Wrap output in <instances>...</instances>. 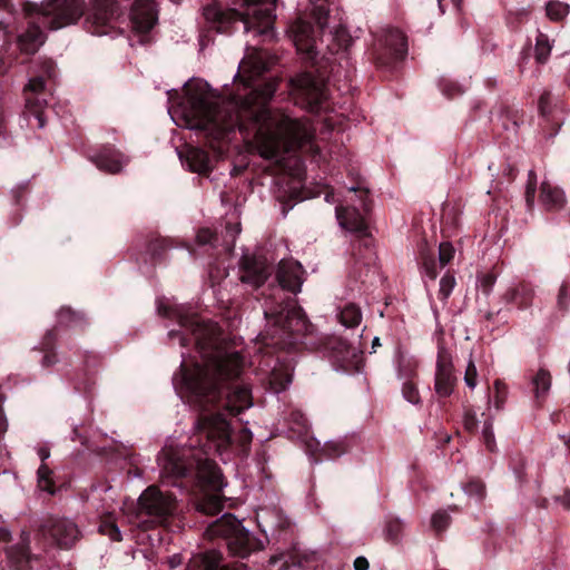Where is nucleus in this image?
<instances>
[{
    "mask_svg": "<svg viewBox=\"0 0 570 570\" xmlns=\"http://www.w3.org/2000/svg\"><path fill=\"white\" fill-rule=\"evenodd\" d=\"M227 548L233 556L246 558L252 552L264 549V542L243 527L230 537Z\"/></svg>",
    "mask_w": 570,
    "mask_h": 570,
    "instance_id": "nucleus-13",
    "label": "nucleus"
},
{
    "mask_svg": "<svg viewBox=\"0 0 570 570\" xmlns=\"http://www.w3.org/2000/svg\"><path fill=\"white\" fill-rule=\"evenodd\" d=\"M180 562H181V560H180V558H179L178 556H174V557H171V558L169 559V566H170L171 568H176V567H178V566L180 564Z\"/></svg>",
    "mask_w": 570,
    "mask_h": 570,
    "instance_id": "nucleus-61",
    "label": "nucleus"
},
{
    "mask_svg": "<svg viewBox=\"0 0 570 570\" xmlns=\"http://www.w3.org/2000/svg\"><path fill=\"white\" fill-rule=\"evenodd\" d=\"M56 362L55 356L46 355L42 360L43 365L49 366Z\"/></svg>",
    "mask_w": 570,
    "mask_h": 570,
    "instance_id": "nucleus-62",
    "label": "nucleus"
},
{
    "mask_svg": "<svg viewBox=\"0 0 570 570\" xmlns=\"http://www.w3.org/2000/svg\"><path fill=\"white\" fill-rule=\"evenodd\" d=\"M52 470L45 463H42L37 471V487L40 491L49 494L55 493V481Z\"/></svg>",
    "mask_w": 570,
    "mask_h": 570,
    "instance_id": "nucleus-30",
    "label": "nucleus"
},
{
    "mask_svg": "<svg viewBox=\"0 0 570 570\" xmlns=\"http://www.w3.org/2000/svg\"><path fill=\"white\" fill-rule=\"evenodd\" d=\"M223 509V500L219 494L205 495L198 503L197 510L205 514H216Z\"/></svg>",
    "mask_w": 570,
    "mask_h": 570,
    "instance_id": "nucleus-31",
    "label": "nucleus"
},
{
    "mask_svg": "<svg viewBox=\"0 0 570 570\" xmlns=\"http://www.w3.org/2000/svg\"><path fill=\"white\" fill-rule=\"evenodd\" d=\"M570 298V284L567 285H562L561 289H560V293H559V297H558V303L559 305L562 307V308H567L568 307V299Z\"/></svg>",
    "mask_w": 570,
    "mask_h": 570,
    "instance_id": "nucleus-50",
    "label": "nucleus"
},
{
    "mask_svg": "<svg viewBox=\"0 0 570 570\" xmlns=\"http://www.w3.org/2000/svg\"><path fill=\"white\" fill-rule=\"evenodd\" d=\"M450 522V517L445 512H436L432 515L431 523L436 531L444 530Z\"/></svg>",
    "mask_w": 570,
    "mask_h": 570,
    "instance_id": "nucleus-44",
    "label": "nucleus"
},
{
    "mask_svg": "<svg viewBox=\"0 0 570 570\" xmlns=\"http://www.w3.org/2000/svg\"><path fill=\"white\" fill-rule=\"evenodd\" d=\"M253 405L252 395L246 386H236L227 394L224 407L232 415H239L244 410Z\"/></svg>",
    "mask_w": 570,
    "mask_h": 570,
    "instance_id": "nucleus-21",
    "label": "nucleus"
},
{
    "mask_svg": "<svg viewBox=\"0 0 570 570\" xmlns=\"http://www.w3.org/2000/svg\"><path fill=\"white\" fill-rule=\"evenodd\" d=\"M38 455L41 459V461L43 462V461H46L50 456V452H49L48 449L41 448L38 451Z\"/></svg>",
    "mask_w": 570,
    "mask_h": 570,
    "instance_id": "nucleus-59",
    "label": "nucleus"
},
{
    "mask_svg": "<svg viewBox=\"0 0 570 570\" xmlns=\"http://www.w3.org/2000/svg\"><path fill=\"white\" fill-rule=\"evenodd\" d=\"M558 501L567 509H570V491H566L558 498Z\"/></svg>",
    "mask_w": 570,
    "mask_h": 570,
    "instance_id": "nucleus-58",
    "label": "nucleus"
},
{
    "mask_svg": "<svg viewBox=\"0 0 570 570\" xmlns=\"http://www.w3.org/2000/svg\"><path fill=\"white\" fill-rule=\"evenodd\" d=\"M292 382V374L288 372V370L281 371V370H274L271 374L269 384L271 390L274 393H281L284 391Z\"/></svg>",
    "mask_w": 570,
    "mask_h": 570,
    "instance_id": "nucleus-32",
    "label": "nucleus"
},
{
    "mask_svg": "<svg viewBox=\"0 0 570 570\" xmlns=\"http://www.w3.org/2000/svg\"><path fill=\"white\" fill-rule=\"evenodd\" d=\"M186 161L189 169L203 174L209 167V158L205 150L200 148H189L186 153Z\"/></svg>",
    "mask_w": 570,
    "mask_h": 570,
    "instance_id": "nucleus-27",
    "label": "nucleus"
},
{
    "mask_svg": "<svg viewBox=\"0 0 570 570\" xmlns=\"http://www.w3.org/2000/svg\"><path fill=\"white\" fill-rule=\"evenodd\" d=\"M549 102H550V95L548 92H546L539 99V110L543 116L548 114Z\"/></svg>",
    "mask_w": 570,
    "mask_h": 570,
    "instance_id": "nucleus-53",
    "label": "nucleus"
},
{
    "mask_svg": "<svg viewBox=\"0 0 570 570\" xmlns=\"http://www.w3.org/2000/svg\"><path fill=\"white\" fill-rule=\"evenodd\" d=\"M275 2L276 0H246L245 10L237 13L245 31L257 30L258 35L273 37Z\"/></svg>",
    "mask_w": 570,
    "mask_h": 570,
    "instance_id": "nucleus-6",
    "label": "nucleus"
},
{
    "mask_svg": "<svg viewBox=\"0 0 570 570\" xmlns=\"http://www.w3.org/2000/svg\"><path fill=\"white\" fill-rule=\"evenodd\" d=\"M482 438L485 446L489 451L493 452L495 450V439L492 429V422H485L482 430Z\"/></svg>",
    "mask_w": 570,
    "mask_h": 570,
    "instance_id": "nucleus-41",
    "label": "nucleus"
},
{
    "mask_svg": "<svg viewBox=\"0 0 570 570\" xmlns=\"http://www.w3.org/2000/svg\"><path fill=\"white\" fill-rule=\"evenodd\" d=\"M311 2L313 3V19L321 28H324L325 23L322 22V17H325L330 11L327 0H311Z\"/></svg>",
    "mask_w": 570,
    "mask_h": 570,
    "instance_id": "nucleus-36",
    "label": "nucleus"
},
{
    "mask_svg": "<svg viewBox=\"0 0 570 570\" xmlns=\"http://www.w3.org/2000/svg\"><path fill=\"white\" fill-rule=\"evenodd\" d=\"M362 321L361 308L354 304H346L340 312V322L345 327H356Z\"/></svg>",
    "mask_w": 570,
    "mask_h": 570,
    "instance_id": "nucleus-28",
    "label": "nucleus"
},
{
    "mask_svg": "<svg viewBox=\"0 0 570 570\" xmlns=\"http://www.w3.org/2000/svg\"><path fill=\"white\" fill-rule=\"evenodd\" d=\"M454 286H455V278H454V276H452L450 274H445L440 279L439 297L442 301H446L449 298V296L451 295Z\"/></svg>",
    "mask_w": 570,
    "mask_h": 570,
    "instance_id": "nucleus-37",
    "label": "nucleus"
},
{
    "mask_svg": "<svg viewBox=\"0 0 570 570\" xmlns=\"http://www.w3.org/2000/svg\"><path fill=\"white\" fill-rule=\"evenodd\" d=\"M546 10L549 19L553 21H560L568 16L570 7L566 2L550 1L547 3Z\"/></svg>",
    "mask_w": 570,
    "mask_h": 570,
    "instance_id": "nucleus-33",
    "label": "nucleus"
},
{
    "mask_svg": "<svg viewBox=\"0 0 570 570\" xmlns=\"http://www.w3.org/2000/svg\"><path fill=\"white\" fill-rule=\"evenodd\" d=\"M325 453L328 458H337L345 452V448L341 441L326 442L324 448Z\"/></svg>",
    "mask_w": 570,
    "mask_h": 570,
    "instance_id": "nucleus-46",
    "label": "nucleus"
},
{
    "mask_svg": "<svg viewBox=\"0 0 570 570\" xmlns=\"http://www.w3.org/2000/svg\"><path fill=\"white\" fill-rule=\"evenodd\" d=\"M194 336L202 361L191 370L181 364L183 387L189 394L190 402L205 409L217 402L219 384L237 377L244 362L237 351H229L218 344L219 331L216 324H197Z\"/></svg>",
    "mask_w": 570,
    "mask_h": 570,
    "instance_id": "nucleus-2",
    "label": "nucleus"
},
{
    "mask_svg": "<svg viewBox=\"0 0 570 570\" xmlns=\"http://www.w3.org/2000/svg\"><path fill=\"white\" fill-rule=\"evenodd\" d=\"M27 539L28 538H23L20 546L17 548L18 553H19L18 561H20L21 559H26V560L29 559V548H28Z\"/></svg>",
    "mask_w": 570,
    "mask_h": 570,
    "instance_id": "nucleus-52",
    "label": "nucleus"
},
{
    "mask_svg": "<svg viewBox=\"0 0 570 570\" xmlns=\"http://www.w3.org/2000/svg\"><path fill=\"white\" fill-rule=\"evenodd\" d=\"M294 45L304 59L314 61L320 52L318 39L313 26L304 20L298 19L292 27Z\"/></svg>",
    "mask_w": 570,
    "mask_h": 570,
    "instance_id": "nucleus-9",
    "label": "nucleus"
},
{
    "mask_svg": "<svg viewBox=\"0 0 570 570\" xmlns=\"http://www.w3.org/2000/svg\"><path fill=\"white\" fill-rule=\"evenodd\" d=\"M336 219L343 229L355 233L360 237L370 236L367 224L363 215L355 207H336Z\"/></svg>",
    "mask_w": 570,
    "mask_h": 570,
    "instance_id": "nucleus-15",
    "label": "nucleus"
},
{
    "mask_svg": "<svg viewBox=\"0 0 570 570\" xmlns=\"http://www.w3.org/2000/svg\"><path fill=\"white\" fill-rule=\"evenodd\" d=\"M264 315L266 327L259 334L261 342L285 348L293 343V334H303L307 331V321L301 307L293 299L276 305L267 302Z\"/></svg>",
    "mask_w": 570,
    "mask_h": 570,
    "instance_id": "nucleus-5",
    "label": "nucleus"
},
{
    "mask_svg": "<svg viewBox=\"0 0 570 570\" xmlns=\"http://www.w3.org/2000/svg\"><path fill=\"white\" fill-rule=\"evenodd\" d=\"M454 247L451 243H441L439 246V261L442 266L449 264L454 257Z\"/></svg>",
    "mask_w": 570,
    "mask_h": 570,
    "instance_id": "nucleus-39",
    "label": "nucleus"
},
{
    "mask_svg": "<svg viewBox=\"0 0 570 570\" xmlns=\"http://www.w3.org/2000/svg\"><path fill=\"white\" fill-rule=\"evenodd\" d=\"M303 267L293 259H282L278 264L276 277L283 289L294 294L301 292L303 285Z\"/></svg>",
    "mask_w": 570,
    "mask_h": 570,
    "instance_id": "nucleus-11",
    "label": "nucleus"
},
{
    "mask_svg": "<svg viewBox=\"0 0 570 570\" xmlns=\"http://www.w3.org/2000/svg\"><path fill=\"white\" fill-rule=\"evenodd\" d=\"M476 376H478V372H476L475 364L470 358L469 362H468L466 368H465V373H464V382H465V384L469 387L474 389L476 386Z\"/></svg>",
    "mask_w": 570,
    "mask_h": 570,
    "instance_id": "nucleus-43",
    "label": "nucleus"
},
{
    "mask_svg": "<svg viewBox=\"0 0 570 570\" xmlns=\"http://www.w3.org/2000/svg\"><path fill=\"white\" fill-rule=\"evenodd\" d=\"M53 541L62 548L71 547L79 538L80 532L75 522L68 519H57L45 530Z\"/></svg>",
    "mask_w": 570,
    "mask_h": 570,
    "instance_id": "nucleus-14",
    "label": "nucleus"
},
{
    "mask_svg": "<svg viewBox=\"0 0 570 570\" xmlns=\"http://www.w3.org/2000/svg\"><path fill=\"white\" fill-rule=\"evenodd\" d=\"M45 77L39 76L31 78L24 87L26 108L28 112L36 117L39 128H43L46 125V119L40 110L45 99L38 98V96L45 90Z\"/></svg>",
    "mask_w": 570,
    "mask_h": 570,
    "instance_id": "nucleus-12",
    "label": "nucleus"
},
{
    "mask_svg": "<svg viewBox=\"0 0 570 570\" xmlns=\"http://www.w3.org/2000/svg\"><path fill=\"white\" fill-rule=\"evenodd\" d=\"M328 13L322 17V22L325 23L324 28L316 22L318 30L322 32L321 42H326V47L331 52H338L347 50L353 45V38L344 27H337L334 30L326 32Z\"/></svg>",
    "mask_w": 570,
    "mask_h": 570,
    "instance_id": "nucleus-16",
    "label": "nucleus"
},
{
    "mask_svg": "<svg viewBox=\"0 0 570 570\" xmlns=\"http://www.w3.org/2000/svg\"><path fill=\"white\" fill-rule=\"evenodd\" d=\"M186 570H228L222 566V553L216 550H209L194 556ZM234 570H247L244 563L237 564Z\"/></svg>",
    "mask_w": 570,
    "mask_h": 570,
    "instance_id": "nucleus-18",
    "label": "nucleus"
},
{
    "mask_svg": "<svg viewBox=\"0 0 570 570\" xmlns=\"http://www.w3.org/2000/svg\"><path fill=\"white\" fill-rule=\"evenodd\" d=\"M383 43L395 59H402L407 51L406 38L399 29L387 30L384 35Z\"/></svg>",
    "mask_w": 570,
    "mask_h": 570,
    "instance_id": "nucleus-24",
    "label": "nucleus"
},
{
    "mask_svg": "<svg viewBox=\"0 0 570 570\" xmlns=\"http://www.w3.org/2000/svg\"><path fill=\"white\" fill-rule=\"evenodd\" d=\"M99 531L105 534V535H108L111 540L114 541H120L121 540V533H120V530L119 528L114 524V523H109V522H106V523H102L100 527H99Z\"/></svg>",
    "mask_w": 570,
    "mask_h": 570,
    "instance_id": "nucleus-47",
    "label": "nucleus"
},
{
    "mask_svg": "<svg viewBox=\"0 0 570 570\" xmlns=\"http://www.w3.org/2000/svg\"><path fill=\"white\" fill-rule=\"evenodd\" d=\"M8 557L10 559H14L16 558V548L11 547L9 550H8Z\"/></svg>",
    "mask_w": 570,
    "mask_h": 570,
    "instance_id": "nucleus-63",
    "label": "nucleus"
},
{
    "mask_svg": "<svg viewBox=\"0 0 570 570\" xmlns=\"http://www.w3.org/2000/svg\"><path fill=\"white\" fill-rule=\"evenodd\" d=\"M463 490L469 497L476 499H482L485 494V488L481 481H471L464 485Z\"/></svg>",
    "mask_w": 570,
    "mask_h": 570,
    "instance_id": "nucleus-38",
    "label": "nucleus"
},
{
    "mask_svg": "<svg viewBox=\"0 0 570 570\" xmlns=\"http://www.w3.org/2000/svg\"><path fill=\"white\" fill-rule=\"evenodd\" d=\"M28 14H37V23L58 30L75 23L85 14V29L94 36L118 35L124 31L116 0H47L40 6L27 3Z\"/></svg>",
    "mask_w": 570,
    "mask_h": 570,
    "instance_id": "nucleus-4",
    "label": "nucleus"
},
{
    "mask_svg": "<svg viewBox=\"0 0 570 570\" xmlns=\"http://www.w3.org/2000/svg\"><path fill=\"white\" fill-rule=\"evenodd\" d=\"M551 48L552 47L550 45L548 37L543 33H540L537 37L535 42V59L539 62H544L551 52Z\"/></svg>",
    "mask_w": 570,
    "mask_h": 570,
    "instance_id": "nucleus-34",
    "label": "nucleus"
},
{
    "mask_svg": "<svg viewBox=\"0 0 570 570\" xmlns=\"http://www.w3.org/2000/svg\"><path fill=\"white\" fill-rule=\"evenodd\" d=\"M533 392L537 400L546 396L551 387V374L544 368H540L532 379Z\"/></svg>",
    "mask_w": 570,
    "mask_h": 570,
    "instance_id": "nucleus-29",
    "label": "nucleus"
},
{
    "mask_svg": "<svg viewBox=\"0 0 570 570\" xmlns=\"http://www.w3.org/2000/svg\"><path fill=\"white\" fill-rule=\"evenodd\" d=\"M540 200L548 209H558L564 205V194L548 181L541 184Z\"/></svg>",
    "mask_w": 570,
    "mask_h": 570,
    "instance_id": "nucleus-25",
    "label": "nucleus"
},
{
    "mask_svg": "<svg viewBox=\"0 0 570 570\" xmlns=\"http://www.w3.org/2000/svg\"><path fill=\"white\" fill-rule=\"evenodd\" d=\"M45 42V35L39 24L30 22L28 30L18 38V45L22 52L35 53Z\"/></svg>",
    "mask_w": 570,
    "mask_h": 570,
    "instance_id": "nucleus-23",
    "label": "nucleus"
},
{
    "mask_svg": "<svg viewBox=\"0 0 570 570\" xmlns=\"http://www.w3.org/2000/svg\"><path fill=\"white\" fill-rule=\"evenodd\" d=\"M350 191H354V193L358 191L360 193V199L364 204V198L367 196V190H363V189H357L355 187H351Z\"/></svg>",
    "mask_w": 570,
    "mask_h": 570,
    "instance_id": "nucleus-60",
    "label": "nucleus"
},
{
    "mask_svg": "<svg viewBox=\"0 0 570 570\" xmlns=\"http://www.w3.org/2000/svg\"><path fill=\"white\" fill-rule=\"evenodd\" d=\"M534 297V289L531 285L519 283L510 288L503 295L507 303L517 305L520 308L531 305Z\"/></svg>",
    "mask_w": 570,
    "mask_h": 570,
    "instance_id": "nucleus-22",
    "label": "nucleus"
},
{
    "mask_svg": "<svg viewBox=\"0 0 570 570\" xmlns=\"http://www.w3.org/2000/svg\"><path fill=\"white\" fill-rule=\"evenodd\" d=\"M535 183H537L535 174H534V171L530 170L529 183H528L527 193H525L527 202L529 205H532V203H533L534 193H535Z\"/></svg>",
    "mask_w": 570,
    "mask_h": 570,
    "instance_id": "nucleus-48",
    "label": "nucleus"
},
{
    "mask_svg": "<svg viewBox=\"0 0 570 570\" xmlns=\"http://www.w3.org/2000/svg\"><path fill=\"white\" fill-rule=\"evenodd\" d=\"M45 75L48 77V78H52L56 76V71H55V66L52 63V61H46L45 62V70H43Z\"/></svg>",
    "mask_w": 570,
    "mask_h": 570,
    "instance_id": "nucleus-57",
    "label": "nucleus"
},
{
    "mask_svg": "<svg viewBox=\"0 0 570 570\" xmlns=\"http://www.w3.org/2000/svg\"><path fill=\"white\" fill-rule=\"evenodd\" d=\"M252 436H253L252 432L248 429H246V428L242 429L240 434H239V439H240L243 444L249 443L250 440H252Z\"/></svg>",
    "mask_w": 570,
    "mask_h": 570,
    "instance_id": "nucleus-56",
    "label": "nucleus"
},
{
    "mask_svg": "<svg viewBox=\"0 0 570 570\" xmlns=\"http://www.w3.org/2000/svg\"><path fill=\"white\" fill-rule=\"evenodd\" d=\"M402 394L404 399L412 404H417L420 402L419 391L412 383H405L403 385Z\"/></svg>",
    "mask_w": 570,
    "mask_h": 570,
    "instance_id": "nucleus-45",
    "label": "nucleus"
},
{
    "mask_svg": "<svg viewBox=\"0 0 570 570\" xmlns=\"http://www.w3.org/2000/svg\"><path fill=\"white\" fill-rule=\"evenodd\" d=\"M267 69V53L262 50L253 49L240 61L238 72L235 77L239 78L245 87H250L252 82Z\"/></svg>",
    "mask_w": 570,
    "mask_h": 570,
    "instance_id": "nucleus-10",
    "label": "nucleus"
},
{
    "mask_svg": "<svg viewBox=\"0 0 570 570\" xmlns=\"http://www.w3.org/2000/svg\"><path fill=\"white\" fill-rule=\"evenodd\" d=\"M243 524L233 514L225 513L219 519L210 523L206 530L209 538L223 537L226 539V543L229 541Z\"/></svg>",
    "mask_w": 570,
    "mask_h": 570,
    "instance_id": "nucleus-19",
    "label": "nucleus"
},
{
    "mask_svg": "<svg viewBox=\"0 0 570 570\" xmlns=\"http://www.w3.org/2000/svg\"><path fill=\"white\" fill-rule=\"evenodd\" d=\"M465 426L468 429H473L474 428V422L470 421L469 417H466L465 420Z\"/></svg>",
    "mask_w": 570,
    "mask_h": 570,
    "instance_id": "nucleus-64",
    "label": "nucleus"
},
{
    "mask_svg": "<svg viewBox=\"0 0 570 570\" xmlns=\"http://www.w3.org/2000/svg\"><path fill=\"white\" fill-rule=\"evenodd\" d=\"M291 82L296 104H299L309 111H318L321 104L326 97L323 79L316 78L309 72H304L292 79Z\"/></svg>",
    "mask_w": 570,
    "mask_h": 570,
    "instance_id": "nucleus-7",
    "label": "nucleus"
},
{
    "mask_svg": "<svg viewBox=\"0 0 570 570\" xmlns=\"http://www.w3.org/2000/svg\"><path fill=\"white\" fill-rule=\"evenodd\" d=\"M269 272L267 266L263 262H254L252 266H246L244 273L240 276L243 283L252 284L255 287H259L268 278Z\"/></svg>",
    "mask_w": 570,
    "mask_h": 570,
    "instance_id": "nucleus-26",
    "label": "nucleus"
},
{
    "mask_svg": "<svg viewBox=\"0 0 570 570\" xmlns=\"http://www.w3.org/2000/svg\"><path fill=\"white\" fill-rule=\"evenodd\" d=\"M214 237V234L207 229V228H204V229H200L197 234V242L202 245H205V244H208L212 242Z\"/></svg>",
    "mask_w": 570,
    "mask_h": 570,
    "instance_id": "nucleus-51",
    "label": "nucleus"
},
{
    "mask_svg": "<svg viewBox=\"0 0 570 570\" xmlns=\"http://www.w3.org/2000/svg\"><path fill=\"white\" fill-rule=\"evenodd\" d=\"M355 570H368V561L364 557H357L354 561Z\"/></svg>",
    "mask_w": 570,
    "mask_h": 570,
    "instance_id": "nucleus-54",
    "label": "nucleus"
},
{
    "mask_svg": "<svg viewBox=\"0 0 570 570\" xmlns=\"http://www.w3.org/2000/svg\"><path fill=\"white\" fill-rule=\"evenodd\" d=\"M495 281H497V276L493 273H484L478 277V286L484 293L488 294L492 289Z\"/></svg>",
    "mask_w": 570,
    "mask_h": 570,
    "instance_id": "nucleus-42",
    "label": "nucleus"
},
{
    "mask_svg": "<svg viewBox=\"0 0 570 570\" xmlns=\"http://www.w3.org/2000/svg\"><path fill=\"white\" fill-rule=\"evenodd\" d=\"M455 382L452 362L445 355L440 354L435 371V392L439 396H449L453 392Z\"/></svg>",
    "mask_w": 570,
    "mask_h": 570,
    "instance_id": "nucleus-17",
    "label": "nucleus"
},
{
    "mask_svg": "<svg viewBox=\"0 0 570 570\" xmlns=\"http://www.w3.org/2000/svg\"><path fill=\"white\" fill-rule=\"evenodd\" d=\"M195 431L206 442L197 454H190L196 444L189 448H174L166 445L158 454V465L166 476H183L193 468L197 469L200 482L208 485L215 492L220 491L226 484L223 474L215 462L206 455L217 452L223 455L230 446V426L220 413H204L195 425Z\"/></svg>",
    "mask_w": 570,
    "mask_h": 570,
    "instance_id": "nucleus-3",
    "label": "nucleus"
},
{
    "mask_svg": "<svg viewBox=\"0 0 570 570\" xmlns=\"http://www.w3.org/2000/svg\"><path fill=\"white\" fill-rule=\"evenodd\" d=\"M284 556H275L269 559L271 566H276L278 562H281V566L277 568V570H285L286 569V562L283 561Z\"/></svg>",
    "mask_w": 570,
    "mask_h": 570,
    "instance_id": "nucleus-55",
    "label": "nucleus"
},
{
    "mask_svg": "<svg viewBox=\"0 0 570 570\" xmlns=\"http://www.w3.org/2000/svg\"><path fill=\"white\" fill-rule=\"evenodd\" d=\"M276 88V80L271 79L244 98L238 96L230 101H222L206 81H191L185 89L181 111L185 125L190 129L206 130L215 138H220L235 127L240 131H250L258 154L279 163L284 154L309 141L313 131L306 121L266 107Z\"/></svg>",
    "mask_w": 570,
    "mask_h": 570,
    "instance_id": "nucleus-1",
    "label": "nucleus"
},
{
    "mask_svg": "<svg viewBox=\"0 0 570 570\" xmlns=\"http://www.w3.org/2000/svg\"><path fill=\"white\" fill-rule=\"evenodd\" d=\"M140 513H145L161 522L176 511V500L168 492L161 491L158 487H148L138 499Z\"/></svg>",
    "mask_w": 570,
    "mask_h": 570,
    "instance_id": "nucleus-8",
    "label": "nucleus"
},
{
    "mask_svg": "<svg viewBox=\"0 0 570 570\" xmlns=\"http://www.w3.org/2000/svg\"><path fill=\"white\" fill-rule=\"evenodd\" d=\"M423 271L425 275L432 281H434L438 276L436 264L433 259L424 261Z\"/></svg>",
    "mask_w": 570,
    "mask_h": 570,
    "instance_id": "nucleus-49",
    "label": "nucleus"
},
{
    "mask_svg": "<svg viewBox=\"0 0 570 570\" xmlns=\"http://www.w3.org/2000/svg\"><path fill=\"white\" fill-rule=\"evenodd\" d=\"M204 16H205L206 20L213 21V22H215V21L223 22L226 18V13L216 4L207 6L204 9Z\"/></svg>",
    "mask_w": 570,
    "mask_h": 570,
    "instance_id": "nucleus-40",
    "label": "nucleus"
},
{
    "mask_svg": "<svg viewBox=\"0 0 570 570\" xmlns=\"http://www.w3.org/2000/svg\"><path fill=\"white\" fill-rule=\"evenodd\" d=\"M128 159L118 150L104 148L95 158L96 166L110 174L119 173L127 164Z\"/></svg>",
    "mask_w": 570,
    "mask_h": 570,
    "instance_id": "nucleus-20",
    "label": "nucleus"
},
{
    "mask_svg": "<svg viewBox=\"0 0 570 570\" xmlns=\"http://www.w3.org/2000/svg\"><path fill=\"white\" fill-rule=\"evenodd\" d=\"M494 389V396H493V406L497 410H501L505 403L507 396H508V390L503 382L500 380H497L493 384Z\"/></svg>",
    "mask_w": 570,
    "mask_h": 570,
    "instance_id": "nucleus-35",
    "label": "nucleus"
}]
</instances>
